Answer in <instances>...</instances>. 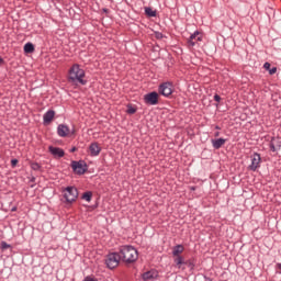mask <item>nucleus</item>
Listing matches in <instances>:
<instances>
[{"label":"nucleus","mask_w":281,"mask_h":281,"mask_svg":"<svg viewBox=\"0 0 281 281\" xmlns=\"http://www.w3.org/2000/svg\"><path fill=\"white\" fill-rule=\"evenodd\" d=\"M159 274L157 273V271L155 270H149L145 273H143V280L144 281H148V280H156V278L158 277Z\"/></svg>","instance_id":"2eb2a0df"},{"label":"nucleus","mask_w":281,"mask_h":281,"mask_svg":"<svg viewBox=\"0 0 281 281\" xmlns=\"http://www.w3.org/2000/svg\"><path fill=\"white\" fill-rule=\"evenodd\" d=\"M19 164V159L14 158L11 160L12 168H16V165Z\"/></svg>","instance_id":"bb28decb"},{"label":"nucleus","mask_w":281,"mask_h":281,"mask_svg":"<svg viewBox=\"0 0 281 281\" xmlns=\"http://www.w3.org/2000/svg\"><path fill=\"white\" fill-rule=\"evenodd\" d=\"M69 126L65 125V124H59L57 127V134L59 135V137H67V135H69Z\"/></svg>","instance_id":"4468645a"},{"label":"nucleus","mask_w":281,"mask_h":281,"mask_svg":"<svg viewBox=\"0 0 281 281\" xmlns=\"http://www.w3.org/2000/svg\"><path fill=\"white\" fill-rule=\"evenodd\" d=\"M160 95H164L165 98H170L172 95V83L170 82H164L159 86L158 89Z\"/></svg>","instance_id":"6e6552de"},{"label":"nucleus","mask_w":281,"mask_h":281,"mask_svg":"<svg viewBox=\"0 0 281 281\" xmlns=\"http://www.w3.org/2000/svg\"><path fill=\"white\" fill-rule=\"evenodd\" d=\"M184 247L183 245H176L172 249V256L177 257V256H181V252L184 251Z\"/></svg>","instance_id":"a211bd4d"},{"label":"nucleus","mask_w":281,"mask_h":281,"mask_svg":"<svg viewBox=\"0 0 281 281\" xmlns=\"http://www.w3.org/2000/svg\"><path fill=\"white\" fill-rule=\"evenodd\" d=\"M215 128H216L217 131H221V127H218V126H216Z\"/></svg>","instance_id":"4c0bfd02"},{"label":"nucleus","mask_w":281,"mask_h":281,"mask_svg":"<svg viewBox=\"0 0 281 281\" xmlns=\"http://www.w3.org/2000/svg\"><path fill=\"white\" fill-rule=\"evenodd\" d=\"M190 190L194 192V190H196V187H191Z\"/></svg>","instance_id":"f704fd0d"},{"label":"nucleus","mask_w":281,"mask_h":281,"mask_svg":"<svg viewBox=\"0 0 281 281\" xmlns=\"http://www.w3.org/2000/svg\"><path fill=\"white\" fill-rule=\"evenodd\" d=\"M31 168L32 170H41V165H38V162H32Z\"/></svg>","instance_id":"393cba45"},{"label":"nucleus","mask_w":281,"mask_h":281,"mask_svg":"<svg viewBox=\"0 0 281 281\" xmlns=\"http://www.w3.org/2000/svg\"><path fill=\"white\" fill-rule=\"evenodd\" d=\"M277 269H279V271L281 273V263H277Z\"/></svg>","instance_id":"72a5a7b5"},{"label":"nucleus","mask_w":281,"mask_h":281,"mask_svg":"<svg viewBox=\"0 0 281 281\" xmlns=\"http://www.w3.org/2000/svg\"><path fill=\"white\" fill-rule=\"evenodd\" d=\"M270 76H273V74H276L278 71V68L273 67V68H270V70H268Z\"/></svg>","instance_id":"c85d7f7f"},{"label":"nucleus","mask_w":281,"mask_h":281,"mask_svg":"<svg viewBox=\"0 0 281 281\" xmlns=\"http://www.w3.org/2000/svg\"><path fill=\"white\" fill-rule=\"evenodd\" d=\"M225 142H227L225 138L212 139V146L215 148V150H218L225 146Z\"/></svg>","instance_id":"dca6fc26"},{"label":"nucleus","mask_w":281,"mask_h":281,"mask_svg":"<svg viewBox=\"0 0 281 281\" xmlns=\"http://www.w3.org/2000/svg\"><path fill=\"white\" fill-rule=\"evenodd\" d=\"M24 54H34V44L32 43H26L24 45Z\"/></svg>","instance_id":"6ab92c4d"},{"label":"nucleus","mask_w":281,"mask_h":281,"mask_svg":"<svg viewBox=\"0 0 281 281\" xmlns=\"http://www.w3.org/2000/svg\"><path fill=\"white\" fill-rule=\"evenodd\" d=\"M48 150L50 153V155H53V157L60 159L61 157H65V150H63V148L60 147H54V146H49Z\"/></svg>","instance_id":"9b49d317"},{"label":"nucleus","mask_w":281,"mask_h":281,"mask_svg":"<svg viewBox=\"0 0 281 281\" xmlns=\"http://www.w3.org/2000/svg\"><path fill=\"white\" fill-rule=\"evenodd\" d=\"M70 166L75 175H85V172L89 170V167H87V162H85V160H79V161L72 160Z\"/></svg>","instance_id":"39448f33"},{"label":"nucleus","mask_w":281,"mask_h":281,"mask_svg":"<svg viewBox=\"0 0 281 281\" xmlns=\"http://www.w3.org/2000/svg\"><path fill=\"white\" fill-rule=\"evenodd\" d=\"M0 247H1L2 251H5V249H12V246H10L5 241H1Z\"/></svg>","instance_id":"b1692460"},{"label":"nucleus","mask_w":281,"mask_h":281,"mask_svg":"<svg viewBox=\"0 0 281 281\" xmlns=\"http://www.w3.org/2000/svg\"><path fill=\"white\" fill-rule=\"evenodd\" d=\"M119 256L121 260L127 265L135 262L139 258L137 249H135L133 246H122L119 249Z\"/></svg>","instance_id":"f257e3e1"},{"label":"nucleus","mask_w":281,"mask_h":281,"mask_svg":"<svg viewBox=\"0 0 281 281\" xmlns=\"http://www.w3.org/2000/svg\"><path fill=\"white\" fill-rule=\"evenodd\" d=\"M5 65V60H3V57H0V66Z\"/></svg>","instance_id":"2f4dec72"},{"label":"nucleus","mask_w":281,"mask_h":281,"mask_svg":"<svg viewBox=\"0 0 281 281\" xmlns=\"http://www.w3.org/2000/svg\"><path fill=\"white\" fill-rule=\"evenodd\" d=\"M144 101L146 104L155 106L156 104H159V93H157L156 91L149 92L144 95Z\"/></svg>","instance_id":"423d86ee"},{"label":"nucleus","mask_w":281,"mask_h":281,"mask_svg":"<svg viewBox=\"0 0 281 281\" xmlns=\"http://www.w3.org/2000/svg\"><path fill=\"white\" fill-rule=\"evenodd\" d=\"M81 199L83 201H87L88 203H91V199H93V192L87 191L81 195Z\"/></svg>","instance_id":"aec40b11"},{"label":"nucleus","mask_w":281,"mask_h":281,"mask_svg":"<svg viewBox=\"0 0 281 281\" xmlns=\"http://www.w3.org/2000/svg\"><path fill=\"white\" fill-rule=\"evenodd\" d=\"M201 41H203V34L199 31H195L190 35V38L187 40L188 47H194V45H196V43H201Z\"/></svg>","instance_id":"0eeeda50"},{"label":"nucleus","mask_w":281,"mask_h":281,"mask_svg":"<svg viewBox=\"0 0 281 281\" xmlns=\"http://www.w3.org/2000/svg\"><path fill=\"white\" fill-rule=\"evenodd\" d=\"M145 14L149 18L157 16V11L153 10L150 7H147L145 8Z\"/></svg>","instance_id":"412c9836"},{"label":"nucleus","mask_w":281,"mask_h":281,"mask_svg":"<svg viewBox=\"0 0 281 281\" xmlns=\"http://www.w3.org/2000/svg\"><path fill=\"white\" fill-rule=\"evenodd\" d=\"M83 281H98V279L91 277V276H88L83 279Z\"/></svg>","instance_id":"cd10ccee"},{"label":"nucleus","mask_w":281,"mask_h":281,"mask_svg":"<svg viewBox=\"0 0 281 281\" xmlns=\"http://www.w3.org/2000/svg\"><path fill=\"white\" fill-rule=\"evenodd\" d=\"M155 36H156V38H158V40L164 38V34H162V33H159V32H156Z\"/></svg>","instance_id":"c756f323"},{"label":"nucleus","mask_w":281,"mask_h":281,"mask_svg":"<svg viewBox=\"0 0 281 281\" xmlns=\"http://www.w3.org/2000/svg\"><path fill=\"white\" fill-rule=\"evenodd\" d=\"M76 150H78V148H77V147H72V148L70 149V153H76Z\"/></svg>","instance_id":"473e14b6"},{"label":"nucleus","mask_w":281,"mask_h":281,"mask_svg":"<svg viewBox=\"0 0 281 281\" xmlns=\"http://www.w3.org/2000/svg\"><path fill=\"white\" fill-rule=\"evenodd\" d=\"M89 150H90L91 157H98V155L102 153V147H100V144H98V142H94L90 144Z\"/></svg>","instance_id":"9d476101"},{"label":"nucleus","mask_w":281,"mask_h":281,"mask_svg":"<svg viewBox=\"0 0 281 281\" xmlns=\"http://www.w3.org/2000/svg\"><path fill=\"white\" fill-rule=\"evenodd\" d=\"M270 149L272 153H276V150L281 149V138L280 137H273L270 142Z\"/></svg>","instance_id":"f8f14e48"},{"label":"nucleus","mask_w":281,"mask_h":281,"mask_svg":"<svg viewBox=\"0 0 281 281\" xmlns=\"http://www.w3.org/2000/svg\"><path fill=\"white\" fill-rule=\"evenodd\" d=\"M126 113L128 115H135V113H137V109L133 108V105H127Z\"/></svg>","instance_id":"5701e85b"},{"label":"nucleus","mask_w":281,"mask_h":281,"mask_svg":"<svg viewBox=\"0 0 281 281\" xmlns=\"http://www.w3.org/2000/svg\"><path fill=\"white\" fill-rule=\"evenodd\" d=\"M103 12H109V10H106V9H103Z\"/></svg>","instance_id":"58836bf2"},{"label":"nucleus","mask_w":281,"mask_h":281,"mask_svg":"<svg viewBox=\"0 0 281 281\" xmlns=\"http://www.w3.org/2000/svg\"><path fill=\"white\" fill-rule=\"evenodd\" d=\"M260 161H262L260 154L255 153L251 156V165L248 167L249 170H252V172H256L258 170V168H260Z\"/></svg>","instance_id":"1a4fd4ad"},{"label":"nucleus","mask_w":281,"mask_h":281,"mask_svg":"<svg viewBox=\"0 0 281 281\" xmlns=\"http://www.w3.org/2000/svg\"><path fill=\"white\" fill-rule=\"evenodd\" d=\"M120 260H122L120 257V252H112L106 256L105 265L108 269H115L120 266Z\"/></svg>","instance_id":"7ed1b4c3"},{"label":"nucleus","mask_w":281,"mask_h":281,"mask_svg":"<svg viewBox=\"0 0 281 281\" xmlns=\"http://www.w3.org/2000/svg\"><path fill=\"white\" fill-rule=\"evenodd\" d=\"M64 199L67 203H75L78 199V189L76 187H67L64 189Z\"/></svg>","instance_id":"20e7f679"},{"label":"nucleus","mask_w":281,"mask_h":281,"mask_svg":"<svg viewBox=\"0 0 281 281\" xmlns=\"http://www.w3.org/2000/svg\"><path fill=\"white\" fill-rule=\"evenodd\" d=\"M218 135H221V133H220V132H216V133H215V137H218Z\"/></svg>","instance_id":"c9c22d12"},{"label":"nucleus","mask_w":281,"mask_h":281,"mask_svg":"<svg viewBox=\"0 0 281 281\" xmlns=\"http://www.w3.org/2000/svg\"><path fill=\"white\" fill-rule=\"evenodd\" d=\"M55 115H56V112L54 110H48L43 116L44 124H52Z\"/></svg>","instance_id":"ddd939ff"},{"label":"nucleus","mask_w":281,"mask_h":281,"mask_svg":"<svg viewBox=\"0 0 281 281\" xmlns=\"http://www.w3.org/2000/svg\"><path fill=\"white\" fill-rule=\"evenodd\" d=\"M173 262H175L176 267H178V269H182V267L186 262V258L183 256H176V257H173Z\"/></svg>","instance_id":"f3484780"},{"label":"nucleus","mask_w":281,"mask_h":281,"mask_svg":"<svg viewBox=\"0 0 281 281\" xmlns=\"http://www.w3.org/2000/svg\"><path fill=\"white\" fill-rule=\"evenodd\" d=\"M263 69H266V71H269L271 69V64L269 61H266L263 64Z\"/></svg>","instance_id":"a878e982"},{"label":"nucleus","mask_w":281,"mask_h":281,"mask_svg":"<svg viewBox=\"0 0 281 281\" xmlns=\"http://www.w3.org/2000/svg\"><path fill=\"white\" fill-rule=\"evenodd\" d=\"M186 267H189V269H194V259H188V260H184V263H183Z\"/></svg>","instance_id":"4be33fe9"},{"label":"nucleus","mask_w":281,"mask_h":281,"mask_svg":"<svg viewBox=\"0 0 281 281\" xmlns=\"http://www.w3.org/2000/svg\"><path fill=\"white\" fill-rule=\"evenodd\" d=\"M214 100H215V102H221V95L215 94V95H214Z\"/></svg>","instance_id":"7c9ffc66"},{"label":"nucleus","mask_w":281,"mask_h":281,"mask_svg":"<svg viewBox=\"0 0 281 281\" xmlns=\"http://www.w3.org/2000/svg\"><path fill=\"white\" fill-rule=\"evenodd\" d=\"M85 78V70L80 68V65L75 64L69 70V82H79V85H87Z\"/></svg>","instance_id":"f03ea898"},{"label":"nucleus","mask_w":281,"mask_h":281,"mask_svg":"<svg viewBox=\"0 0 281 281\" xmlns=\"http://www.w3.org/2000/svg\"><path fill=\"white\" fill-rule=\"evenodd\" d=\"M71 135H76V131L75 130L71 131Z\"/></svg>","instance_id":"e433bc0d"}]
</instances>
